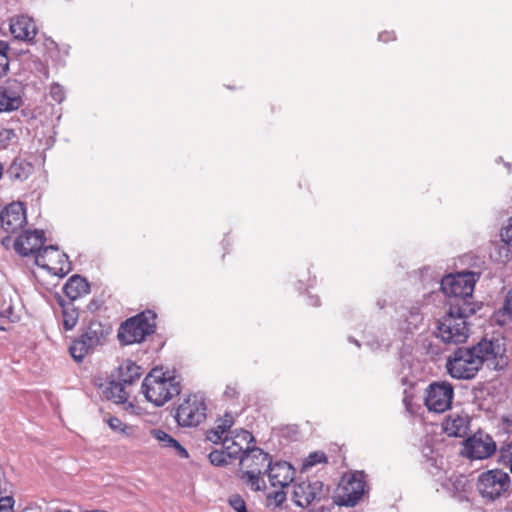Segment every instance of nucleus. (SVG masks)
<instances>
[{"label": "nucleus", "instance_id": "13", "mask_svg": "<svg viewBox=\"0 0 512 512\" xmlns=\"http://www.w3.org/2000/svg\"><path fill=\"white\" fill-rule=\"evenodd\" d=\"M1 227L9 234L17 233L26 222V211L20 202H13L6 206L0 214Z\"/></svg>", "mask_w": 512, "mask_h": 512}, {"label": "nucleus", "instance_id": "4", "mask_svg": "<svg viewBox=\"0 0 512 512\" xmlns=\"http://www.w3.org/2000/svg\"><path fill=\"white\" fill-rule=\"evenodd\" d=\"M271 458L262 449L252 447L240 458V478L254 491H263L266 488L262 475L267 472Z\"/></svg>", "mask_w": 512, "mask_h": 512}, {"label": "nucleus", "instance_id": "53", "mask_svg": "<svg viewBox=\"0 0 512 512\" xmlns=\"http://www.w3.org/2000/svg\"><path fill=\"white\" fill-rule=\"evenodd\" d=\"M368 345H369L372 349H374V348H375V346H374L373 344L368 343Z\"/></svg>", "mask_w": 512, "mask_h": 512}, {"label": "nucleus", "instance_id": "41", "mask_svg": "<svg viewBox=\"0 0 512 512\" xmlns=\"http://www.w3.org/2000/svg\"><path fill=\"white\" fill-rule=\"evenodd\" d=\"M234 424V417L232 414L226 413L223 418L217 421L216 426L219 427L225 434Z\"/></svg>", "mask_w": 512, "mask_h": 512}, {"label": "nucleus", "instance_id": "28", "mask_svg": "<svg viewBox=\"0 0 512 512\" xmlns=\"http://www.w3.org/2000/svg\"><path fill=\"white\" fill-rule=\"evenodd\" d=\"M93 349L94 346L90 345V343L81 335L79 338L73 341L69 348V352L74 360L80 362Z\"/></svg>", "mask_w": 512, "mask_h": 512}, {"label": "nucleus", "instance_id": "19", "mask_svg": "<svg viewBox=\"0 0 512 512\" xmlns=\"http://www.w3.org/2000/svg\"><path fill=\"white\" fill-rule=\"evenodd\" d=\"M267 471L270 484L274 487L284 488L294 479V469L285 461L276 462L274 464L270 462Z\"/></svg>", "mask_w": 512, "mask_h": 512}, {"label": "nucleus", "instance_id": "17", "mask_svg": "<svg viewBox=\"0 0 512 512\" xmlns=\"http://www.w3.org/2000/svg\"><path fill=\"white\" fill-rule=\"evenodd\" d=\"M44 234L42 231H27L20 235L15 242V249L23 256L36 254L42 250L44 243Z\"/></svg>", "mask_w": 512, "mask_h": 512}, {"label": "nucleus", "instance_id": "9", "mask_svg": "<svg viewBox=\"0 0 512 512\" xmlns=\"http://www.w3.org/2000/svg\"><path fill=\"white\" fill-rule=\"evenodd\" d=\"M454 388L447 381H435L424 391L423 401L429 412L443 413L451 408Z\"/></svg>", "mask_w": 512, "mask_h": 512}, {"label": "nucleus", "instance_id": "1", "mask_svg": "<svg viewBox=\"0 0 512 512\" xmlns=\"http://www.w3.org/2000/svg\"><path fill=\"white\" fill-rule=\"evenodd\" d=\"M502 355L499 345L493 341L483 340L476 346L458 348L447 359V371L455 379H471L482 367L485 360Z\"/></svg>", "mask_w": 512, "mask_h": 512}, {"label": "nucleus", "instance_id": "33", "mask_svg": "<svg viewBox=\"0 0 512 512\" xmlns=\"http://www.w3.org/2000/svg\"><path fill=\"white\" fill-rule=\"evenodd\" d=\"M222 448L226 451L229 459H237L241 458L244 452L241 450V447L237 445L235 441L229 436L225 435L222 443Z\"/></svg>", "mask_w": 512, "mask_h": 512}, {"label": "nucleus", "instance_id": "10", "mask_svg": "<svg viewBox=\"0 0 512 512\" xmlns=\"http://www.w3.org/2000/svg\"><path fill=\"white\" fill-rule=\"evenodd\" d=\"M35 263L58 277H64L71 269L67 255L55 246H47L39 251L35 256Z\"/></svg>", "mask_w": 512, "mask_h": 512}, {"label": "nucleus", "instance_id": "42", "mask_svg": "<svg viewBox=\"0 0 512 512\" xmlns=\"http://www.w3.org/2000/svg\"><path fill=\"white\" fill-rule=\"evenodd\" d=\"M14 497H2L0 499V512H14Z\"/></svg>", "mask_w": 512, "mask_h": 512}, {"label": "nucleus", "instance_id": "5", "mask_svg": "<svg viewBox=\"0 0 512 512\" xmlns=\"http://www.w3.org/2000/svg\"><path fill=\"white\" fill-rule=\"evenodd\" d=\"M155 314L152 311L142 312L121 324L118 339L123 345L141 343L155 330Z\"/></svg>", "mask_w": 512, "mask_h": 512}, {"label": "nucleus", "instance_id": "52", "mask_svg": "<svg viewBox=\"0 0 512 512\" xmlns=\"http://www.w3.org/2000/svg\"><path fill=\"white\" fill-rule=\"evenodd\" d=\"M313 305H318V299L315 300V302L312 303Z\"/></svg>", "mask_w": 512, "mask_h": 512}, {"label": "nucleus", "instance_id": "15", "mask_svg": "<svg viewBox=\"0 0 512 512\" xmlns=\"http://www.w3.org/2000/svg\"><path fill=\"white\" fill-rule=\"evenodd\" d=\"M443 431L450 437H464L470 428V416L464 411L451 412L443 424Z\"/></svg>", "mask_w": 512, "mask_h": 512}, {"label": "nucleus", "instance_id": "36", "mask_svg": "<svg viewBox=\"0 0 512 512\" xmlns=\"http://www.w3.org/2000/svg\"><path fill=\"white\" fill-rule=\"evenodd\" d=\"M209 460L213 465L223 466L228 463L229 457L224 449L214 450L209 453Z\"/></svg>", "mask_w": 512, "mask_h": 512}, {"label": "nucleus", "instance_id": "2", "mask_svg": "<svg viewBox=\"0 0 512 512\" xmlns=\"http://www.w3.org/2000/svg\"><path fill=\"white\" fill-rule=\"evenodd\" d=\"M475 312L473 303L449 302L448 311L438 320L437 337L445 344L465 343L470 333L467 318Z\"/></svg>", "mask_w": 512, "mask_h": 512}, {"label": "nucleus", "instance_id": "7", "mask_svg": "<svg viewBox=\"0 0 512 512\" xmlns=\"http://www.w3.org/2000/svg\"><path fill=\"white\" fill-rule=\"evenodd\" d=\"M476 275L462 272L445 276L441 281L443 293L450 297V302L472 303L470 298L474 291Z\"/></svg>", "mask_w": 512, "mask_h": 512}, {"label": "nucleus", "instance_id": "43", "mask_svg": "<svg viewBox=\"0 0 512 512\" xmlns=\"http://www.w3.org/2000/svg\"><path fill=\"white\" fill-rule=\"evenodd\" d=\"M501 458L506 465H509L510 471L512 472V444H507L506 447L501 450Z\"/></svg>", "mask_w": 512, "mask_h": 512}, {"label": "nucleus", "instance_id": "6", "mask_svg": "<svg viewBox=\"0 0 512 512\" xmlns=\"http://www.w3.org/2000/svg\"><path fill=\"white\" fill-rule=\"evenodd\" d=\"M511 479L508 473L501 469H491L478 475L476 488L485 501H496L504 497L510 489Z\"/></svg>", "mask_w": 512, "mask_h": 512}, {"label": "nucleus", "instance_id": "51", "mask_svg": "<svg viewBox=\"0 0 512 512\" xmlns=\"http://www.w3.org/2000/svg\"><path fill=\"white\" fill-rule=\"evenodd\" d=\"M238 394L236 388L228 386L225 390V395L227 397L233 398Z\"/></svg>", "mask_w": 512, "mask_h": 512}, {"label": "nucleus", "instance_id": "20", "mask_svg": "<svg viewBox=\"0 0 512 512\" xmlns=\"http://www.w3.org/2000/svg\"><path fill=\"white\" fill-rule=\"evenodd\" d=\"M150 435L158 442L161 448L172 449L181 458H188L187 450L170 434L162 429L153 428Z\"/></svg>", "mask_w": 512, "mask_h": 512}, {"label": "nucleus", "instance_id": "8", "mask_svg": "<svg viewBox=\"0 0 512 512\" xmlns=\"http://www.w3.org/2000/svg\"><path fill=\"white\" fill-rule=\"evenodd\" d=\"M205 398L200 394H190L183 398L176 409V421L182 427H196L206 418Z\"/></svg>", "mask_w": 512, "mask_h": 512}, {"label": "nucleus", "instance_id": "21", "mask_svg": "<svg viewBox=\"0 0 512 512\" xmlns=\"http://www.w3.org/2000/svg\"><path fill=\"white\" fill-rule=\"evenodd\" d=\"M452 497L459 501L467 500L468 480L463 475H451L442 483Z\"/></svg>", "mask_w": 512, "mask_h": 512}, {"label": "nucleus", "instance_id": "48", "mask_svg": "<svg viewBox=\"0 0 512 512\" xmlns=\"http://www.w3.org/2000/svg\"><path fill=\"white\" fill-rule=\"evenodd\" d=\"M34 63H35L36 69L43 75V77L45 79L48 78L47 67L41 61H35Z\"/></svg>", "mask_w": 512, "mask_h": 512}, {"label": "nucleus", "instance_id": "39", "mask_svg": "<svg viewBox=\"0 0 512 512\" xmlns=\"http://www.w3.org/2000/svg\"><path fill=\"white\" fill-rule=\"evenodd\" d=\"M50 97L57 103H61L65 99V91L61 85L54 83L50 87Z\"/></svg>", "mask_w": 512, "mask_h": 512}, {"label": "nucleus", "instance_id": "44", "mask_svg": "<svg viewBox=\"0 0 512 512\" xmlns=\"http://www.w3.org/2000/svg\"><path fill=\"white\" fill-rule=\"evenodd\" d=\"M501 237L505 243L512 245V218L509 219L508 225L503 228Z\"/></svg>", "mask_w": 512, "mask_h": 512}, {"label": "nucleus", "instance_id": "26", "mask_svg": "<svg viewBox=\"0 0 512 512\" xmlns=\"http://www.w3.org/2000/svg\"><path fill=\"white\" fill-rule=\"evenodd\" d=\"M142 374L141 367L131 360H125L119 366V381L123 384H131Z\"/></svg>", "mask_w": 512, "mask_h": 512}, {"label": "nucleus", "instance_id": "24", "mask_svg": "<svg viewBox=\"0 0 512 512\" xmlns=\"http://www.w3.org/2000/svg\"><path fill=\"white\" fill-rule=\"evenodd\" d=\"M109 333L110 327H106L98 321H92L82 336L95 348L103 343Z\"/></svg>", "mask_w": 512, "mask_h": 512}, {"label": "nucleus", "instance_id": "54", "mask_svg": "<svg viewBox=\"0 0 512 512\" xmlns=\"http://www.w3.org/2000/svg\"><path fill=\"white\" fill-rule=\"evenodd\" d=\"M244 512H248V511L246 510V511H244Z\"/></svg>", "mask_w": 512, "mask_h": 512}, {"label": "nucleus", "instance_id": "23", "mask_svg": "<svg viewBox=\"0 0 512 512\" xmlns=\"http://www.w3.org/2000/svg\"><path fill=\"white\" fill-rule=\"evenodd\" d=\"M108 397L111 398L115 403L124 404L126 411L136 415L140 414V407L133 404L132 402H128V393L123 387L122 382L111 384Z\"/></svg>", "mask_w": 512, "mask_h": 512}, {"label": "nucleus", "instance_id": "47", "mask_svg": "<svg viewBox=\"0 0 512 512\" xmlns=\"http://www.w3.org/2000/svg\"><path fill=\"white\" fill-rule=\"evenodd\" d=\"M9 69L8 55H0V78L6 75Z\"/></svg>", "mask_w": 512, "mask_h": 512}, {"label": "nucleus", "instance_id": "27", "mask_svg": "<svg viewBox=\"0 0 512 512\" xmlns=\"http://www.w3.org/2000/svg\"><path fill=\"white\" fill-rule=\"evenodd\" d=\"M33 170L32 165L20 158L15 159L8 168V175L15 180H26Z\"/></svg>", "mask_w": 512, "mask_h": 512}, {"label": "nucleus", "instance_id": "25", "mask_svg": "<svg viewBox=\"0 0 512 512\" xmlns=\"http://www.w3.org/2000/svg\"><path fill=\"white\" fill-rule=\"evenodd\" d=\"M493 320L499 326H512V288L508 290L503 306L494 313Z\"/></svg>", "mask_w": 512, "mask_h": 512}, {"label": "nucleus", "instance_id": "40", "mask_svg": "<svg viewBox=\"0 0 512 512\" xmlns=\"http://www.w3.org/2000/svg\"><path fill=\"white\" fill-rule=\"evenodd\" d=\"M13 494V485L4 476H0V499L2 497H13Z\"/></svg>", "mask_w": 512, "mask_h": 512}, {"label": "nucleus", "instance_id": "50", "mask_svg": "<svg viewBox=\"0 0 512 512\" xmlns=\"http://www.w3.org/2000/svg\"><path fill=\"white\" fill-rule=\"evenodd\" d=\"M9 45L6 41L0 40V55H7Z\"/></svg>", "mask_w": 512, "mask_h": 512}, {"label": "nucleus", "instance_id": "11", "mask_svg": "<svg viewBox=\"0 0 512 512\" xmlns=\"http://www.w3.org/2000/svg\"><path fill=\"white\" fill-rule=\"evenodd\" d=\"M495 449L493 439L488 434L478 432L464 442L462 454L470 459L481 460L490 457Z\"/></svg>", "mask_w": 512, "mask_h": 512}, {"label": "nucleus", "instance_id": "12", "mask_svg": "<svg viewBox=\"0 0 512 512\" xmlns=\"http://www.w3.org/2000/svg\"><path fill=\"white\" fill-rule=\"evenodd\" d=\"M24 87L15 79H8L0 86V112L14 111L23 104Z\"/></svg>", "mask_w": 512, "mask_h": 512}, {"label": "nucleus", "instance_id": "18", "mask_svg": "<svg viewBox=\"0 0 512 512\" xmlns=\"http://www.w3.org/2000/svg\"><path fill=\"white\" fill-rule=\"evenodd\" d=\"M9 30L15 39L32 41L37 34V28L32 18L28 16H16L10 20Z\"/></svg>", "mask_w": 512, "mask_h": 512}, {"label": "nucleus", "instance_id": "14", "mask_svg": "<svg viewBox=\"0 0 512 512\" xmlns=\"http://www.w3.org/2000/svg\"><path fill=\"white\" fill-rule=\"evenodd\" d=\"M366 483L360 473L351 474L342 480V500L346 506H354L364 495Z\"/></svg>", "mask_w": 512, "mask_h": 512}, {"label": "nucleus", "instance_id": "38", "mask_svg": "<svg viewBox=\"0 0 512 512\" xmlns=\"http://www.w3.org/2000/svg\"><path fill=\"white\" fill-rule=\"evenodd\" d=\"M229 505L235 510V512H244L247 510L244 499L239 494H233L229 497Z\"/></svg>", "mask_w": 512, "mask_h": 512}, {"label": "nucleus", "instance_id": "16", "mask_svg": "<svg viewBox=\"0 0 512 512\" xmlns=\"http://www.w3.org/2000/svg\"><path fill=\"white\" fill-rule=\"evenodd\" d=\"M322 483L320 481L301 482L294 486L293 499L297 506L308 507L321 493Z\"/></svg>", "mask_w": 512, "mask_h": 512}, {"label": "nucleus", "instance_id": "22", "mask_svg": "<svg viewBox=\"0 0 512 512\" xmlns=\"http://www.w3.org/2000/svg\"><path fill=\"white\" fill-rule=\"evenodd\" d=\"M89 283L85 278L74 275L70 277L64 286V293L71 300L79 299L89 293Z\"/></svg>", "mask_w": 512, "mask_h": 512}, {"label": "nucleus", "instance_id": "34", "mask_svg": "<svg viewBox=\"0 0 512 512\" xmlns=\"http://www.w3.org/2000/svg\"><path fill=\"white\" fill-rule=\"evenodd\" d=\"M326 462H327L326 455L323 452L315 451V452L310 453L303 460L302 470H308L317 464L326 463Z\"/></svg>", "mask_w": 512, "mask_h": 512}, {"label": "nucleus", "instance_id": "30", "mask_svg": "<svg viewBox=\"0 0 512 512\" xmlns=\"http://www.w3.org/2000/svg\"><path fill=\"white\" fill-rule=\"evenodd\" d=\"M230 434L229 436L241 447L244 453L252 449L250 444L254 441V437L249 431L240 429L234 430Z\"/></svg>", "mask_w": 512, "mask_h": 512}, {"label": "nucleus", "instance_id": "37", "mask_svg": "<svg viewBox=\"0 0 512 512\" xmlns=\"http://www.w3.org/2000/svg\"><path fill=\"white\" fill-rule=\"evenodd\" d=\"M225 433L217 426L207 431L206 439L213 444L223 443Z\"/></svg>", "mask_w": 512, "mask_h": 512}, {"label": "nucleus", "instance_id": "46", "mask_svg": "<svg viewBox=\"0 0 512 512\" xmlns=\"http://www.w3.org/2000/svg\"><path fill=\"white\" fill-rule=\"evenodd\" d=\"M269 500H273L275 505H281L286 500V494L283 491H276L268 495Z\"/></svg>", "mask_w": 512, "mask_h": 512}, {"label": "nucleus", "instance_id": "49", "mask_svg": "<svg viewBox=\"0 0 512 512\" xmlns=\"http://www.w3.org/2000/svg\"><path fill=\"white\" fill-rule=\"evenodd\" d=\"M378 39L382 42H388L394 40L395 36L393 32H382L379 34Z\"/></svg>", "mask_w": 512, "mask_h": 512}, {"label": "nucleus", "instance_id": "31", "mask_svg": "<svg viewBox=\"0 0 512 512\" xmlns=\"http://www.w3.org/2000/svg\"><path fill=\"white\" fill-rule=\"evenodd\" d=\"M403 317L405 319L402 328L407 332L417 329L423 321L419 308H412L407 312V314H404Z\"/></svg>", "mask_w": 512, "mask_h": 512}, {"label": "nucleus", "instance_id": "35", "mask_svg": "<svg viewBox=\"0 0 512 512\" xmlns=\"http://www.w3.org/2000/svg\"><path fill=\"white\" fill-rule=\"evenodd\" d=\"M120 435H122L125 438L134 440V441H140L142 439V434L140 429L137 426L125 424L124 427L119 432Z\"/></svg>", "mask_w": 512, "mask_h": 512}, {"label": "nucleus", "instance_id": "45", "mask_svg": "<svg viewBox=\"0 0 512 512\" xmlns=\"http://www.w3.org/2000/svg\"><path fill=\"white\" fill-rule=\"evenodd\" d=\"M108 426L111 430H113L115 433H118L121 431V429L124 427L126 423L122 422L117 417H111L107 420Z\"/></svg>", "mask_w": 512, "mask_h": 512}, {"label": "nucleus", "instance_id": "3", "mask_svg": "<svg viewBox=\"0 0 512 512\" xmlns=\"http://www.w3.org/2000/svg\"><path fill=\"white\" fill-rule=\"evenodd\" d=\"M141 390L148 402L161 407L180 394V378L175 371L156 367L144 378Z\"/></svg>", "mask_w": 512, "mask_h": 512}, {"label": "nucleus", "instance_id": "29", "mask_svg": "<svg viewBox=\"0 0 512 512\" xmlns=\"http://www.w3.org/2000/svg\"><path fill=\"white\" fill-rule=\"evenodd\" d=\"M79 313L73 304H62L61 323L66 331L72 330L78 323Z\"/></svg>", "mask_w": 512, "mask_h": 512}, {"label": "nucleus", "instance_id": "32", "mask_svg": "<svg viewBox=\"0 0 512 512\" xmlns=\"http://www.w3.org/2000/svg\"><path fill=\"white\" fill-rule=\"evenodd\" d=\"M19 136L14 129L0 128V148L7 149L17 145Z\"/></svg>", "mask_w": 512, "mask_h": 512}]
</instances>
